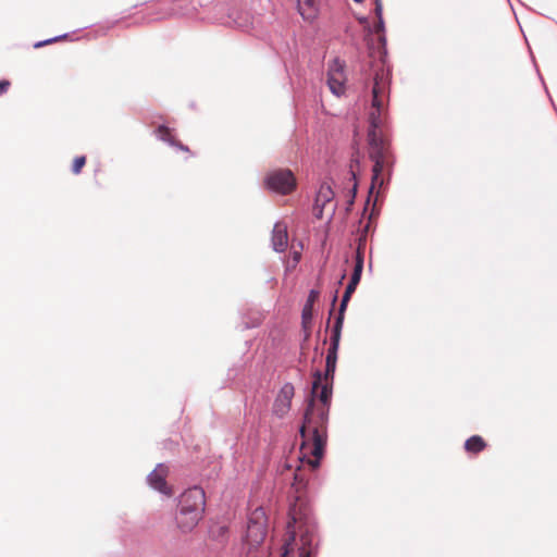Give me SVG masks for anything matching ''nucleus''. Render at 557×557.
Listing matches in <instances>:
<instances>
[{
  "mask_svg": "<svg viewBox=\"0 0 557 557\" xmlns=\"http://www.w3.org/2000/svg\"><path fill=\"white\" fill-rule=\"evenodd\" d=\"M298 8L305 18H311L314 15V0H298Z\"/></svg>",
  "mask_w": 557,
  "mask_h": 557,
  "instance_id": "nucleus-18",
  "label": "nucleus"
},
{
  "mask_svg": "<svg viewBox=\"0 0 557 557\" xmlns=\"http://www.w3.org/2000/svg\"><path fill=\"white\" fill-rule=\"evenodd\" d=\"M66 36H59V37H54V38H51V39H47L45 41H38L34 45L35 48H40V47H44L46 45H49V44H52V42H57L63 38H65Z\"/></svg>",
  "mask_w": 557,
  "mask_h": 557,
  "instance_id": "nucleus-23",
  "label": "nucleus"
},
{
  "mask_svg": "<svg viewBox=\"0 0 557 557\" xmlns=\"http://www.w3.org/2000/svg\"><path fill=\"white\" fill-rule=\"evenodd\" d=\"M294 396V386L292 384H285L276 398V407L283 404L282 413H286L290 408L292 398Z\"/></svg>",
  "mask_w": 557,
  "mask_h": 557,
  "instance_id": "nucleus-13",
  "label": "nucleus"
},
{
  "mask_svg": "<svg viewBox=\"0 0 557 557\" xmlns=\"http://www.w3.org/2000/svg\"><path fill=\"white\" fill-rule=\"evenodd\" d=\"M169 473V469L163 463H159L156 469L149 474L148 482L151 487L161 492L164 495H172L171 487L166 484V476Z\"/></svg>",
  "mask_w": 557,
  "mask_h": 557,
  "instance_id": "nucleus-9",
  "label": "nucleus"
},
{
  "mask_svg": "<svg viewBox=\"0 0 557 557\" xmlns=\"http://www.w3.org/2000/svg\"><path fill=\"white\" fill-rule=\"evenodd\" d=\"M265 185L277 194L288 195L295 190L297 184L290 170L277 169L267 175Z\"/></svg>",
  "mask_w": 557,
  "mask_h": 557,
  "instance_id": "nucleus-5",
  "label": "nucleus"
},
{
  "mask_svg": "<svg viewBox=\"0 0 557 557\" xmlns=\"http://www.w3.org/2000/svg\"><path fill=\"white\" fill-rule=\"evenodd\" d=\"M288 233L287 225L278 222L274 225L272 232V246L275 251L282 252L287 248Z\"/></svg>",
  "mask_w": 557,
  "mask_h": 557,
  "instance_id": "nucleus-10",
  "label": "nucleus"
},
{
  "mask_svg": "<svg viewBox=\"0 0 557 557\" xmlns=\"http://www.w3.org/2000/svg\"><path fill=\"white\" fill-rule=\"evenodd\" d=\"M157 135L161 140H163L170 145H176V139L172 136L169 127H166L164 125H160L157 128Z\"/></svg>",
  "mask_w": 557,
  "mask_h": 557,
  "instance_id": "nucleus-19",
  "label": "nucleus"
},
{
  "mask_svg": "<svg viewBox=\"0 0 557 557\" xmlns=\"http://www.w3.org/2000/svg\"><path fill=\"white\" fill-rule=\"evenodd\" d=\"M174 147L180 148L183 151L189 152V149L187 146H184L181 141L176 140V145H173Z\"/></svg>",
  "mask_w": 557,
  "mask_h": 557,
  "instance_id": "nucleus-27",
  "label": "nucleus"
},
{
  "mask_svg": "<svg viewBox=\"0 0 557 557\" xmlns=\"http://www.w3.org/2000/svg\"><path fill=\"white\" fill-rule=\"evenodd\" d=\"M362 271H363V263H360V260L355 262L351 278L360 281Z\"/></svg>",
  "mask_w": 557,
  "mask_h": 557,
  "instance_id": "nucleus-22",
  "label": "nucleus"
},
{
  "mask_svg": "<svg viewBox=\"0 0 557 557\" xmlns=\"http://www.w3.org/2000/svg\"><path fill=\"white\" fill-rule=\"evenodd\" d=\"M336 299H337V297H336V296H334V298H333V305L335 304Z\"/></svg>",
  "mask_w": 557,
  "mask_h": 557,
  "instance_id": "nucleus-32",
  "label": "nucleus"
},
{
  "mask_svg": "<svg viewBox=\"0 0 557 557\" xmlns=\"http://www.w3.org/2000/svg\"><path fill=\"white\" fill-rule=\"evenodd\" d=\"M288 516L286 534L295 532L297 542L295 550L298 552V557H315L317 527L308 504L300 497H297L289 508Z\"/></svg>",
  "mask_w": 557,
  "mask_h": 557,
  "instance_id": "nucleus-3",
  "label": "nucleus"
},
{
  "mask_svg": "<svg viewBox=\"0 0 557 557\" xmlns=\"http://www.w3.org/2000/svg\"><path fill=\"white\" fill-rule=\"evenodd\" d=\"M375 13H376L377 18L382 17V4L377 0H376V4H375Z\"/></svg>",
  "mask_w": 557,
  "mask_h": 557,
  "instance_id": "nucleus-26",
  "label": "nucleus"
},
{
  "mask_svg": "<svg viewBox=\"0 0 557 557\" xmlns=\"http://www.w3.org/2000/svg\"><path fill=\"white\" fill-rule=\"evenodd\" d=\"M180 504V508L183 510H193V513L197 512L202 515L206 505V495L203 490L195 486L185 491L181 496Z\"/></svg>",
  "mask_w": 557,
  "mask_h": 557,
  "instance_id": "nucleus-8",
  "label": "nucleus"
},
{
  "mask_svg": "<svg viewBox=\"0 0 557 557\" xmlns=\"http://www.w3.org/2000/svg\"><path fill=\"white\" fill-rule=\"evenodd\" d=\"M297 545L295 532L285 534L284 543L281 548L280 557H290L295 553V546Z\"/></svg>",
  "mask_w": 557,
  "mask_h": 557,
  "instance_id": "nucleus-16",
  "label": "nucleus"
},
{
  "mask_svg": "<svg viewBox=\"0 0 557 557\" xmlns=\"http://www.w3.org/2000/svg\"><path fill=\"white\" fill-rule=\"evenodd\" d=\"M201 513H193V510L187 511L180 508L176 516L177 527L185 533L190 532L201 519Z\"/></svg>",
  "mask_w": 557,
  "mask_h": 557,
  "instance_id": "nucleus-11",
  "label": "nucleus"
},
{
  "mask_svg": "<svg viewBox=\"0 0 557 557\" xmlns=\"http://www.w3.org/2000/svg\"><path fill=\"white\" fill-rule=\"evenodd\" d=\"M364 250H366V239L360 238L357 249H356V253H355V262L360 260V263H364Z\"/></svg>",
  "mask_w": 557,
  "mask_h": 557,
  "instance_id": "nucleus-21",
  "label": "nucleus"
},
{
  "mask_svg": "<svg viewBox=\"0 0 557 557\" xmlns=\"http://www.w3.org/2000/svg\"><path fill=\"white\" fill-rule=\"evenodd\" d=\"M346 79L344 62L339 59H334L330 62L327 69V85L330 90L336 96L343 95L346 90Z\"/></svg>",
  "mask_w": 557,
  "mask_h": 557,
  "instance_id": "nucleus-6",
  "label": "nucleus"
},
{
  "mask_svg": "<svg viewBox=\"0 0 557 557\" xmlns=\"http://www.w3.org/2000/svg\"><path fill=\"white\" fill-rule=\"evenodd\" d=\"M356 193H357V184L355 183L354 187H352V198L356 196Z\"/></svg>",
  "mask_w": 557,
  "mask_h": 557,
  "instance_id": "nucleus-30",
  "label": "nucleus"
},
{
  "mask_svg": "<svg viewBox=\"0 0 557 557\" xmlns=\"http://www.w3.org/2000/svg\"><path fill=\"white\" fill-rule=\"evenodd\" d=\"M10 86H11L10 81H8V79L0 81V96L5 94L9 90Z\"/></svg>",
  "mask_w": 557,
  "mask_h": 557,
  "instance_id": "nucleus-24",
  "label": "nucleus"
},
{
  "mask_svg": "<svg viewBox=\"0 0 557 557\" xmlns=\"http://www.w3.org/2000/svg\"><path fill=\"white\" fill-rule=\"evenodd\" d=\"M359 282L360 281L350 277V282L348 283L346 290L343 295L341 306H339L338 315L336 318V319H342V323L344 322V314H345L347 305L350 300L351 295L355 293Z\"/></svg>",
  "mask_w": 557,
  "mask_h": 557,
  "instance_id": "nucleus-14",
  "label": "nucleus"
},
{
  "mask_svg": "<svg viewBox=\"0 0 557 557\" xmlns=\"http://www.w3.org/2000/svg\"><path fill=\"white\" fill-rule=\"evenodd\" d=\"M334 198V191L329 184H322L319 188L315 202L324 207Z\"/></svg>",
  "mask_w": 557,
  "mask_h": 557,
  "instance_id": "nucleus-17",
  "label": "nucleus"
},
{
  "mask_svg": "<svg viewBox=\"0 0 557 557\" xmlns=\"http://www.w3.org/2000/svg\"><path fill=\"white\" fill-rule=\"evenodd\" d=\"M374 29L377 34L382 33L384 30V23L383 18H377V23L374 25Z\"/></svg>",
  "mask_w": 557,
  "mask_h": 557,
  "instance_id": "nucleus-25",
  "label": "nucleus"
},
{
  "mask_svg": "<svg viewBox=\"0 0 557 557\" xmlns=\"http://www.w3.org/2000/svg\"><path fill=\"white\" fill-rule=\"evenodd\" d=\"M282 409H283V404H281L278 407H276V403L274 404V411L276 414L283 416L284 413H282Z\"/></svg>",
  "mask_w": 557,
  "mask_h": 557,
  "instance_id": "nucleus-28",
  "label": "nucleus"
},
{
  "mask_svg": "<svg viewBox=\"0 0 557 557\" xmlns=\"http://www.w3.org/2000/svg\"><path fill=\"white\" fill-rule=\"evenodd\" d=\"M487 444L480 435H473L465 442V449L469 454H479L486 448Z\"/></svg>",
  "mask_w": 557,
  "mask_h": 557,
  "instance_id": "nucleus-15",
  "label": "nucleus"
},
{
  "mask_svg": "<svg viewBox=\"0 0 557 557\" xmlns=\"http://www.w3.org/2000/svg\"><path fill=\"white\" fill-rule=\"evenodd\" d=\"M293 259H294L295 263H298V262H299V260H300V253H299V252H297V251H296V252H294V255H293Z\"/></svg>",
  "mask_w": 557,
  "mask_h": 557,
  "instance_id": "nucleus-29",
  "label": "nucleus"
},
{
  "mask_svg": "<svg viewBox=\"0 0 557 557\" xmlns=\"http://www.w3.org/2000/svg\"><path fill=\"white\" fill-rule=\"evenodd\" d=\"M391 71L381 62L375 66L372 86V112L370 113V129L368 133L369 157L373 161L370 193L381 188L385 176L389 180L394 158L389 141L382 132L385 103L389 95Z\"/></svg>",
  "mask_w": 557,
  "mask_h": 557,
  "instance_id": "nucleus-1",
  "label": "nucleus"
},
{
  "mask_svg": "<svg viewBox=\"0 0 557 557\" xmlns=\"http://www.w3.org/2000/svg\"><path fill=\"white\" fill-rule=\"evenodd\" d=\"M85 164H86V157L85 156L76 157L73 160V164H72V172H73V174L78 175L82 172V170L85 166Z\"/></svg>",
  "mask_w": 557,
  "mask_h": 557,
  "instance_id": "nucleus-20",
  "label": "nucleus"
},
{
  "mask_svg": "<svg viewBox=\"0 0 557 557\" xmlns=\"http://www.w3.org/2000/svg\"><path fill=\"white\" fill-rule=\"evenodd\" d=\"M319 292L315 289L310 290L307 301L302 308L301 312V323L305 330H310L312 315H313V305L319 298Z\"/></svg>",
  "mask_w": 557,
  "mask_h": 557,
  "instance_id": "nucleus-12",
  "label": "nucleus"
},
{
  "mask_svg": "<svg viewBox=\"0 0 557 557\" xmlns=\"http://www.w3.org/2000/svg\"><path fill=\"white\" fill-rule=\"evenodd\" d=\"M354 1H355V2H358V3H360V2H362L363 0H354Z\"/></svg>",
  "mask_w": 557,
  "mask_h": 557,
  "instance_id": "nucleus-33",
  "label": "nucleus"
},
{
  "mask_svg": "<svg viewBox=\"0 0 557 557\" xmlns=\"http://www.w3.org/2000/svg\"><path fill=\"white\" fill-rule=\"evenodd\" d=\"M267 533L268 518L265 511L262 508H257L248 519L247 541L251 546L258 547L263 543Z\"/></svg>",
  "mask_w": 557,
  "mask_h": 557,
  "instance_id": "nucleus-4",
  "label": "nucleus"
},
{
  "mask_svg": "<svg viewBox=\"0 0 557 557\" xmlns=\"http://www.w3.org/2000/svg\"><path fill=\"white\" fill-rule=\"evenodd\" d=\"M332 397V388L325 383L322 385L320 372L314 374L311 398L304 414L299 433L301 436L300 450L308 459V465L315 469L324 455L327 443L329 406Z\"/></svg>",
  "mask_w": 557,
  "mask_h": 557,
  "instance_id": "nucleus-2",
  "label": "nucleus"
},
{
  "mask_svg": "<svg viewBox=\"0 0 557 557\" xmlns=\"http://www.w3.org/2000/svg\"><path fill=\"white\" fill-rule=\"evenodd\" d=\"M342 327H343L342 319H336L335 324L333 326L332 336H331V345L329 347L327 355H326V364H325V374H324L325 381H327L329 379L333 380V376L335 373Z\"/></svg>",
  "mask_w": 557,
  "mask_h": 557,
  "instance_id": "nucleus-7",
  "label": "nucleus"
},
{
  "mask_svg": "<svg viewBox=\"0 0 557 557\" xmlns=\"http://www.w3.org/2000/svg\"><path fill=\"white\" fill-rule=\"evenodd\" d=\"M295 481H300L302 482V479L300 478L299 473H295Z\"/></svg>",
  "mask_w": 557,
  "mask_h": 557,
  "instance_id": "nucleus-31",
  "label": "nucleus"
}]
</instances>
